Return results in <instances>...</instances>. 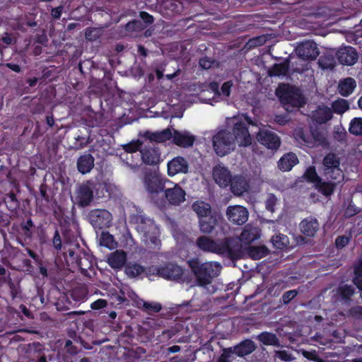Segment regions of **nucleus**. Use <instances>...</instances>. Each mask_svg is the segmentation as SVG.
Masks as SVG:
<instances>
[{
	"label": "nucleus",
	"instance_id": "nucleus-1",
	"mask_svg": "<svg viewBox=\"0 0 362 362\" xmlns=\"http://www.w3.org/2000/svg\"><path fill=\"white\" fill-rule=\"evenodd\" d=\"M196 245L204 252L215 253L232 261L244 257L242 245L237 238L233 237H226L223 240L216 241L207 236L202 235L197 239Z\"/></svg>",
	"mask_w": 362,
	"mask_h": 362
},
{
	"label": "nucleus",
	"instance_id": "nucleus-2",
	"mask_svg": "<svg viewBox=\"0 0 362 362\" xmlns=\"http://www.w3.org/2000/svg\"><path fill=\"white\" fill-rule=\"evenodd\" d=\"M187 264L194 275L197 284L200 286L210 284L212 279L220 274L222 268L218 262H202L198 257L189 259Z\"/></svg>",
	"mask_w": 362,
	"mask_h": 362
},
{
	"label": "nucleus",
	"instance_id": "nucleus-3",
	"mask_svg": "<svg viewBox=\"0 0 362 362\" xmlns=\"http://www.w3.org/2000/svg\"><path fill=\"white\" fill-rule=\"evenodd\" d=\"M108 193L107 185L97 180L83 182L76 190V203L79 207L85 208L90 205L94 198L101 199Z\"/></svg>",
	"mask_w": 362,
	"mask_h": 362
},
{
	"label": "nucleus",
	"instance_id": "nucleus-4",
	"mask_svg": "<svg viewBox=\"0 0 362 362\" xmlns=\"http://www.w3.org/2000/svg\"><path fill=\"white\" fill-rule=\"evenodd\" d=\"M276 94L284 105L300 107L305 103L300 90L289 83H281L276 90Z\"/></svg>",
	"mask_w": 362,
	"mask_h": 362
},
{
	"label": "nucleus",
	"instance_id": "nucleus-5",
	"mask_svg": "<svg viewBox=\"0 0 362 362\" xmlns=\"http://www.w3.org/2000/svg\"><path fill=\"white\" fill-rule=\"evenodd\" d=\"M133 218L137 224V230L143 234L147 241L156 247L160 244V240L158 237V228L153 219L141 214L134 215Z\"/></svg>",
	"mask_w": 362,
	"mask_h": 362
},
{
	"label": "nucleus",
	"instance_id": "nucleus-6",
	"mask_svg": "<svg viewBox=\"0 0 362 362\" xmlns=\"http://www.w3.org/2000/svg\"><path fill=\"white\" fill-rule=\"evenodd\" d=\"M83 251L78 243L64 242L63 250L57 254V260L64 267H69V269H76L77 261Z\"/></svg>",
	"mask_w": 362,
	"mask_h": 362
},
{
	"label": "nucleus",
	"instance_id": "nucleus-7",
	"mask_svg": "<svg viewBox=\"0 0 362 362\" xmlns=\"http://www.w3.org/2000/svg\"><path fill=\"white\" fill-rule=\"evenodd\" d=\"M165 182L166 180L153 174H148L144 178L146 189L151 194V199L160 209L165 206V199L163 197L161 199L158 198L159 193L165 190Z\"/></svg>",
	"mask_w": 362,
	"mask_h": 362
},
{
	"label": "nucleus",
	"instance_id": "nucleus-8",
	"mask_svg": "<svg viewBox=\"0 0 362 362\" xmlns=\"http://www.w3.org/2000/svg\"><path fill=\"white\" fill-rule=\"evenodd\" d=\"M215 153L220 157L228 154L234 149V138L230 132L226 129L218 132L212 139Z\"/></svg>",
	"mask_w": 362,
	"mask_h": 362
},
{
	"label": "nucleus",
	"instance_id": "nucleus-9",
	"mask_svg": "<svg viewBox=\"0 0 362 362\" xmlns=\"http://www.w3.org/2000/svg\"><path fill=\"white\" fill-rule=\"evenodd\" d=\"M149 270L154 274L170 281H182L184 270L175 263L167 262L163 266L152 267Z\"/></svg>",
	"mask_w": 362,
	"mask_h": 362
},
{
	"label": "nucleus",
	"instance_id": "nucleus-10",
	"mask_svg": "<svg viewBox=\"0 0 362 362\" xmlns=\"http://www.w3.org/2000/svg\"><path fill=\"white\" fill-rule=\"evenodd\" d=\"M324 174L327 179L343 180L344 174L340 169V159L333 153H327L322 160Z\"/></svg>",
	"mask_w": 362,
	"mask_h": 362
},
{
	"label": "nucleus",
	"instance_id": "nucleus-11",
	"mask_svg": "<svg viewBox=\"0 0 362 362\" xmlns=\"http://www.w3.org/2000/svg\"><path fill=\"white\" fill-rule=\"evenodd\" d=\"M87 218L94 228L103 229L112 225V216L106 209H92L88 212Z\"/></svg>",
	"mask_w": 362,
	"mask_h": 362
},
{
	"label": "nucleus",
	"instance_id": "nucleus-12",
	"mask_svg": "<svg viewBox=\"0 0 362 362\" xmlns=\"http://www.w3.org/2000/svg\"><path fill=\"white\" fill-rule=\"evenodd\" d=\"M258 142L267 149L276 151L281 144V138L274 132L267 129L260 130L256 136Z\"/></svg>",
	"mask_w": 362,
	"mask_h": 362
},
{
	"label": "nucleus",
	"instance_id": "nucleus-13",
	"mask_svg": "<svg viewBox=\"0 0 362 362\" xmlns=\"http://www.w3.org/2000/svg\"><path fill=\"white\" fill-rule=\"evenodd\" d=\"M232 135L234 141H236L240 146L247 147L252 144V137L248 127L243 121H238L234 124Z\"/></svg>",
	"mask_w": 362,
	"mask_h": 362
},
{
	"label": "nucleus",
	"instance_id": "nucleus-14",
	"mask_svg": "<svg viewBox=\"0 0 362 362\" xmlns=\"http://www.w3.org/2000/svg\"><path fill=\"white\" fill-rule=\"evenodd\" d=\"M298 57L304 61H313L320 54L316 43L313 41H305L300 43L296 48Z\"/></svg>",
	"mask_w": 362,
	"mask_h": 362
},
{
	"label": "nucleus",
	"instance_id": "nucleus-15",
	"mask_svg": "<svg viewBox=\"0 0 362 362\" xmlns=\"http://www.w3.org/2000/svg\"><path fill=\"white\" fill-rule=\"evenodd\" d=\"M247 208L240 206H229L226 210V216L230 222L235 225H243L248 219Z\"/></svg>",
	"mask_w": 362,
	"mask_h": 362
},
{
	"label": "nucleus",
	"instance_id": "nucleus-16",
	"mask_svg": "<svg viewBox=\"0 0 362 362\" xmlns=\"http://www.w3.org/2000/svg\"><path fill=\"white\" fill-rule=\"evenodd\" d=\"M140 153L143 162L146 165H155L160 161L159 148L153 144L143 145Z\"/></svg>",
	"mask_w": 362,
	"mask_h": 362
},
{
	"label": "nucleus",
	"instance_id": "nucleus-17",
	"mask_svg": "<svg viewBox=\"0 0 362 362\" xmlns=\"http://www.w3.org/2000/svg\"><path fill=\"white\" fill-rule=\"evenodd\" d=\"M34 228L35 225L30 218L20 223L16 239L21 245L25 247L30 243L33 235V229Z\"/></svg>",
	"mask_w": 362,
	"mask_h": 362
},
{
	"label": "nucleus",
	"instance_id": "nucleus-18",
	"mask_svg": "<svg viewBox=\"0 0 362 362\" xmlns=\"http://www.w3.org/2000/svg\"><path fill=\"white\" fill-rule=\"evenodd\" d=\"M337 56L340 64L347 66L354 65L358 59L356 49L351 46H346L339 49Z\"/></svg>",
	"mask_w": 362,
	"mask_h": 362
},
{
	"label": "nucleus",
	"instance_id": "nucleus-19",
	"mask_svg": "<svg viewBox=\"0 0 362 362\" xmlns=\"http://www.w3.org/2000/svg\"><path fill=\"white\" fill-rule=\"evenodd\" d=\"M213 177L221 187H228L233 177L230 171L225 166L216 165L213 168Z\"/></svg>",
	"mask_w": 362,
	"mask_h": 362
},
{
	"label": "nucleus",
	"instance_id": "nucleus-20",
	"mask_svg": "<svg viewBox=\"0 0 362 362\" xmlns=\"http://www.w3.org/2000/svg\"><path fill=\"white\" fill-rule=\"evenodd\" d=\"M185 192L178 185H175L172 188H168L164 190V197L165 202L174 206H179L185 200Z\"/></svg>",
	"mask_w": 362,
	"mask_h": 362
},
{
	"label": "nucleus",
	"instance_id": "nucleus-21",
	"mask_svg": "<svg viewBox=\"0 0 362 362\" xmlns=\"http://www.w3.org/2000/svg\"><path fill=\"white\" fill-rule=\"evenodd\" d=\"M189 170V164L182 156H176L168 163V173L170 176H174L178 173H187Z\"/></svg>",
	"mask_w": 362,
	"mask_h": 362
},
{
	"label": "nucleus",
	"instance_id": "nucleus-22",
	"mask_svg": "<svg viewBox=\"0 0 362 362\" xmlns=\"http://www.w3.org/2000/svg\"><path fill=\"white\" fill-rule=\"evenodd\" d=\"M172 139L173 144L182 148L192 147L195 141V136L189 132H180L177 129H173Z\"/></svg>",
	"mask_w": 362,
	"mask_h": 362
},
{
	"label": "nucleus",
	"instance_id": "nucleus-23",
	"mask_svg": "<svg viewBox=\"0 0 362 362\" xmlns=\"http://www.w3.org/2000/svg\"><path fill=\"white\" fill-rule=\"evenodd\" d=\"M300 232L305 236L313 238L320 229V223L317 219L313 216L303 218L300 224Z\"/></svg>",
	"mask_w": 362,
	"mask_h": 362
},
{
	"label": "nucleus",
	"instance_id": "nucleus-24",
	"mask_svg": "<svg viewBox=\"0 0 362 362\" xmlns=\"http://www.w3.org/2000/svg\"><path fill=\"white\" fill-rule=\"evenodd\" d=\"M69 337L72 338V340L66 339L64 345V350L66 354L75 356L79 352L82 346L86 349H88L83 344L84 341L82 338L80 336H77L75 332L69 333Z\"/></svg>",
	"mask_w": 362,
	"mask_h": 362
},
{
	"label": "nucleus",
	"instance_id": "nucleus-25",
	"mask_svg": "<svg viewBox=\"0 0 362 362\" xmlns=\"http://www.w3.org/2000/svg\"><path fill=\"white\" fill-rule=\"evenodd\" d=\"M260 230L257 226L251 224L245 226L239 238H236L241 245L243 243L245 245H249L252 242L257 240L260 237ZM243 247V245H242Z\"/></svg>",
	"mask_w": 362,
	"mask_h": 362
},
{
	"label": "nucleus",
	"instance_id": "nucleus-26",
	"mask_svg": "<svg viewBox=\"0 0 362 362\" xmlns=\"http://www.w3.org/2000/svg\"><path fill=\"white\" fill-rule=\"evenodd\" d=\"M228 187L231 192L237 196L243 195L249 189V184L245 178L242 175H235L231 178V182Z\"/></svg>",
	"mask_w": 362,
	"mask_h": 362
},
{
	"label": "nucleus",
	"instance_id": "nucleus-27",
	"mask_svg": "<svg viewBox=\"0 0 362 362\" xmlns=\"http://www.w3.org/2000/svg\"><path fill=\"white\" fill-rule=\"evenodd\" d=\"M127 253L122 250H117L107 257V263L115 269H122L127 263Z\"/></svg>",
	"mask_w": 362,
	"mask_h": 362
},
{
	"label": "nucleus",
	"instance_id": "nucleus-28",
	"mask_svg": "<svg viewBox=\"0 0 362 362\" xmlns=\"http://www.w3.org/2000/svg\"><path fill=\"white\" fill-rule=\"evenodd\" d=\"M332 117V110L327 106H318L312 113L313 122L318 124H325L329 121Z\"/></svg>",
	"mask_w": 362,
	"mask_h": 362
},
{
	"label": "nucleus",
	"instance_id": "nucleus-29",
	"mask_svg": "<svg viewBox=\"0 0 362 362\" xmlns=\"http://www.w3.org/2000/svg\"><path fill=\"white\" fill-rule=\"evenodd\" d=\"M218 216L216 214L207 215L199 220L200 231L205 234H211L218 225Z\"/></svg>",
	"mask_w": 362,
	"mask_h": 362
},
{
	"label": "nucleus",
	"instance_id": "nucleus-30",
	"mask_svg": "<svg viewBox=\"0 0 362 362\" xmlns=\"http://www.w3.org/2000/svg\"><path fill=\"white\" fill-rule=\"evenodd\" d=\"M95 158L90 153H84L77 160V169L79 173L84 175L93 168Z\"/></svg>",
	"mask_w": 362,
	"mask_h": 362
},
{
	"label": "nucleus",
	"instance_id": "nucleus-31",
	"mask_svg": "<svg viewBox=\"0 0 362 362\" xmlns=\"http://www.w3.org/2000/svg\"><path fill=\"white\" fill-rule=\"evenodd\" d=\"M244 255L245 253L248 255V256L252 259H260L264 257H266L269 253V250L265 245H250L247 247L244 248Z\"/></svg>",
	"mask_w": 362,
	"mask_h": 362
},
{
	"label": "nucleus",
	"instance_id": "nucleus-32",
	"mask_svg": "<svg viewBox=\"0 0 362 362\" xmlns=\"http://www.w3.org/2000/svg\"><path fill=\"white\" fill-rule=\"evenodd\" d=\"M297 163L298 158L292 152L284 154L278 162V168L284 172L290 171Z\"/></svg>",
	"mask_w": 362,
	"mask_h": 362
},
{
	"label": "nucleus",
	"instance_id": "nucleus-33",
	"mask_svg": "<svg viewBox=\"0 0 362 362\" xmlns=\"http://www.w3.org/2000/svg\"><path fill=\"white\" fill-rule=\"evenodd\" d=\"M144 136L151 142L162 143L172 138V132L170 129H165L156 132L146 131Z\"/></svg>",
	"mask_w": 362,
	"mask_h": 362
},
{
	"label": "nucleus",
	"instance_id": "nucleus-34",
	"mask_svg": "<svg viewBox=\"0 0 362 362\" xmlns=\"http://www.w3.org/2000/svg\"><path fill=\"white\" fill-rule=\"evenodd\" d=\"M340 179L337 180L323 181L322 179L316 185L315 188L317 191L326 197H330L336 189L337 184L340 182Z\"/></svg>",
	"mask_w": 362,
	"mask_h": 362
},
{
	"label": "nucleus",
	"instance_id": "nucleus-35",
	"mask_svg": "<svg viewBox=\"0 0 362 362\" xmlns=\"http://www.w3.org/2000/svg\"><path fill=\"white\" fill-rule=\"evenodd\" d=\"M255 344L251 339H245L234 346L233 353L238 356H245L250 354L255 350Z\"/></svg>",
	"mask_w": 362,
	"mask_h": 362
},
{
	"label": "nucleus",
	"instance_id": "nucleus-36",
	"mask_svg": "<svg viewBox=\"0 0 362 362\" xmlns=\"http://www.w3.org/2000/svg\"><path fill=\"white\" fill-rule=\"evenodd\" d=\"M355 288L351 285L344 284L339 286L336 290V296L341 301L347 303L351 300V297L355 293Z\"/></svg>",
	"mask_w": 362,
	"mask_h": 362
},
{
	"label": "nucleus",
	"instance_id": "nucleus-37",
	"mask_svg": "<svg viewBox=\"0 0 362 362\" xmlns=\"http://www.w3.org/2000/svg\"><path fill=\"white\" fill-rule=\"evenodd\" d=\"M356 87V81L351 77H348L339 82L338 90L341 95L347 97L353 93Z\"/></svg>",
	"mask_w": 362,
	"mask_h": 362
},
{
	"label": "nucleus",
	"instance_id": "nucleus-38",
	"mask_svg": "<svg viewBox=\"0 0 362 362\" xmlns=\"http://www.w3.org/2000/svg\"><path fill=\"white\" fill-rule=\"evenodd\" d=\"M192 209L197 215L199 220L210 215L211 212V206L209 203L204 201H196L192 205Z\"/></svg>",
	"mask_w": 362,
	"mask_h": 362
},
{
	"label": "nucleus",
	"instance_id": "nucleus-39",
	"mask_svg": "<svg viewBox=\"0 0 362 362\" xmlns=\"http://www.w3.org/2000/svg\"><path fill=\"white\" fill-rule=\"evenodd\" d=\"M76 269H79L81 273L85 274L88 269L93 268V259L85 250L82 253L79 259L77 261Z\"/></svg>",
	"mask_w": 362,
	"mask_h": 362
},
{
	"label": "nucleus",
	"instance_id": "nucleus-40",
	"mask_svg": "<svg viewBox=\"0 0 362 362\" xmlns=\"http://www.w3.org/2000/svg\"><path fill=\"white\" fill-rule=\"evenodd\" d=\"M289 71V62L288 60L279 64H274L269 70L271 76H286Z\"/></svg>",
	"mask_w": 362,
	"mask_h": 362
},
{
	"label": "nucleus",
	"instance_id": "nucleus-41",
	"mask_svg": "<svg viewBox=\"0 0 362 362\" xmlns=\"http://www.w3.org/2000/svg\"><path fill=\"white\" fill-rule=\"evenodd\" d=\"M257 339L266 346H277L279 344L278 337L275 334L263 332L257 336Z\"/></svg>",
	"mask_w": 362,
	"mask_h": 362
},
{
	"label": "nucleus",
	"instance_id": "nucleus-42",
	"mask_svg": "<svg viewBox=\"0 0 362 362\" xmlns=\"http://www.w3.org/2000/svg\"><path fill=\"white\" fill-rule=\"evenodd\" d=\"M271 242L276 249L285 250L289 245V240L287 235L279 233L273 235Z\"/></svg>",
	"mask_w": 362,
	"mask_h": 362
},
{
	"label": "nucleus",
	"instance_id": "nucleus-43",
	"mask_svg": "<svg viewBox=\"0 0 362 362\" xmlns=\"http://www.w3.org/2000/svg\"><path fill=\"white\" fill-rule=\"evenodd\" d=\"M144 271V267L138 263L129 262L125 266V273L129 277L131 278L138 276Z\"/></svg>",
	"mask_w": 362,
	"mask_h": 362
},
{
	"label": "nucleus",
	"instance_id": "nucleus-44",
	"mask_svg": "<svg viewBox=\"0 0 362 362\" xmlns=\"http://www.w3.org/2000/svg\"><path fill=\"white\" fill-rule=\"evenodd\" d=\"M56 308L59 311L68 310L72 306V302L66 293H60L57 301L54 303Z\"/></svg>",
	"mask_w": 362,
	"mask_h": 362
},
{
	"label": "nucleus",
	"instance_id": "nucleus-45",
	"mask_svg": "<svg viewBox=\"0 0 362 362\" xmlns=\"http://www.w3.org/2000/svg\"><path fill=\"white\" fill-rule=\"evenodd\" d=\"M303 177L309 183L316 185L322 179L317 173L315 167L314 165L309 166L305 171Z\"/></svg>",
	"mask_w": 362,
	"mask_h": 362
},
{
	"label": "nucleus",
	"instance_id": "nucleus-46",
	"mask_svg": "<svg viewBox=\"0 0 362 362\" xmlns=\"http://www.w3.org/2000/svg\"><path fill=\"white\" fill-rule=\"evenodd\" d=\"M100 245L104 246L110 250L115 247L117 243L114 237L109 232H103L100 239Z\"/></svg>",
	"mask_w": 362,
	"mask_h": 362
},
{
	"label": "nucleus",
	"instance_id": "nucleus-47",
	"mask_svg": "<svg viewBox=\"0 0 362 362\" xmlns=\"http://www.w3.org/2000/svg\"><path fill=\"white\" fill-rule=\"evenodd\" d=\"M349 131L350 134L355 136L362 135V118L355 117L350 123Z\"/></svg>",
	"mask_w": 362,
	"mask_h": 362
},
{
	"label": "nucleus",
	"instance_id": "nucleus-48",
	"mask_svg": "<svg viewBox=\"0 0 362 362\" xmlns=\"http://www.w3.org/2000/svg\"><path fill=\"white\" fill-rule=\"evenodd\" d=\"M318 64L322 69H332L334 66V59L332 55L324 54L319 58Z\"/></svg>",
	"mask_w": 362,
	"mask_h": 362
},
{
	"label": "nucleus",
	"instance_id": "nucleus-49",
	"mask_svg": "<svg viewBox=\"0 0 362 362\" xmlns=\"http://www.w3.org/2000/svg\"><path fill=\"white\" fill-rule=\"evenodd\" d=\"M332 107L333 110L332 112L343 114L349 108V106L346 100L341 99L334 101L332 105Z\"/></svg>",
	"mask_w": 362,
	"mask_h": 362
},
{
	"label": "nucleus",
	"instance_id": "nucleus-50",
	"mask_svg": "<svg viewBox=\"0 0 362 362\" xmlns=\"http://www.w3.org/2000/svg\"><path fill=\"white\" fill-rule=\"evenodd\" d=\"M146 28V25L141 20H133L128 22L125 25V29L128 31L140 32Z\"/></svg>",
	"mask_w": 362,
	"mask_h": 362
},
{
	"label": "nucleus",
	"instance_id": "nucleus-51",
	"mask_svg": "<svg viewBox=\"0 0 362 362\" xmlns=\"http://www.w3.org/2000/svg\"><path fill=\"white\" fill-rule=\"evenodd\" d=\"M142 308L148 313H159L162 309V305L157 302L143 301Z\"/></svg>",
	"mask_w": 362,
	"mask_h": 362
},
{
	"label": "nucleus",
	"instance_id": "nucleus-52",
	"mask_svg": "<svg viewBox=\"0 0 362 362\" xmlns=\"http://www.w3.org/2000/svg\"><path fill=\"white\" fill-rule=\"evenodd\" d=\"M298 294L297 289H292L286 291L281 296L280 302L285 305L289 304Z\"/></svg>",
	"mask_w": 362,
	"mask_h": 362
},
{
	"label": "nucleus",
	"instance_id": "nucleus-53",
	"mask_svg": "<svg viewBox=\"0 0 362 362\" xmlns=\"http://www.w3.org/2000/svg\"><path fill=\"white\" fill-rule=\"evenodd\" d=\"M143 143L139 140L131 141L123 146V149L127 153H135L138 151L141 152Z\"/></svg>",
	"mask_w": 362,
	"mask_h": 362
},
{
	"label": "nucleus",
	"instance_id": "nucleus-54",
	"mask_svg": "<svg viewBox=\"0 0 362 362\" xmlns=\"http://www.w3.org/2000/svg\"><path fill=\"white\" fill-rule=\"evenodd\" d=\"M52 245L57 250V252L63 250L64 244L62 243V238L57 229H55L54 236L52 238Z\"/></svg>",
	"mask_w": 362,
	"mask_h": 362
},
{
	"label": "nucleus",
	"instance_id": "nucleus-55",
	"mask_svg": "<svg viewBox=\"0 0 362 362\" xmlns=\"http://www.w3.org/2000/svg\"><path fill=\"white\" fill-rule=\"evenodd\" d=\"M276 201H277V199L274 194H269V196L268 197V198L267 199L266 202H265V206H266L267 210H268L271 212H274V206L276 204Z\"/></svg>",
	"mask_w": 362,
	"mask_h": 362
},
{
	"label": "nucleus",
	"instance_id": "nucleus-56",
	"mask_svg": "<svg viewBox=\"0 0 362 362\" xmlns=\"http://www.w3.org/2000/svg\"><path fill=\"white\" fill-rule=\"evenodd\" d=\"M139 16L141 19V21L146 25V28L147 26L151 25L154 21V18H153V16H151V14H149L148 13H147L146 11H141L139 13Z\"/></svg>",
	"mask_w": 362,
	"mask_h": 362
},
{
	"label": "nucleus",
	"instance_id": "nucleus-57",
	"mask_svg": "<svg viewBox=\"0 0 362 362\" xmlns=\"http://www.w3.org/2000/svg\"><path fill=\"white\" fill-rule=\"evenodd\" d=\"M350 238L346 235L338 236L335 240V245L338 249H342L349 244Z\"/></svg>",
	"mask_w": 362,
	"mask_h": 362
},
{
	"label": "nucleus",
	"instance_id": "nucleus-58",
	"mask_svg": "<svg viewBox=\"0 0 362 362\" xmlns=\"http://www.w3.org/2000/svg\"><path fill=\"white\" fill-rule=\"evenodd\" d=\"M11 223V216L7 214L0 210V227H8Z\"/></svg>",
	"mask_w": 362,
	"mask_h": 362
},
{
	"label": "nucleus",
	"instance_id": "nucleus-59",
	"mask_svg": "<svg viewBox=\"0 0 362 362\" xmlns=\"http://www.w3.org/2000/svg\"><path fill=\"white\" fill-rule=\"evenodd\" d=\"M349 314L353 317L362 320V306L356 305L349 310Z\"/></svg>",
	"mask_w": 362,
	"mask_h": 362
},
{
	"label": "nucleus",
	"instance_id": "nucleus-60",
	"mask_svg": "<svg viewBox=\"0 0 362 362\" xmlns=\"http://www.w3.org/2000/svg\"><path fill=\"white\" fill-rule=\"evenodd\" d=\"M107 303L106 300L100 298V299H98V300H95L94 302H93L90 305V308L93 310H100V309L105 308L107 306Z\"/></svg>",
	"mask_w": 362,
	"mask_h": 362
},
{
	"label": "nucleus",
	"instance_id": "nucleus-61",
	"mask_svg": "<svg viewBox=\"0 0 362 362\" xmlns=\"http://www.w3.org/2000/svg\"><path fill=\"white\" fill-rule=\"evenodd\" d=\"M232 86L233 83L231 81L224 82L221 88V93L226 97H229Z\"/></svg>",
	"mask_w": 362,
	"mask_h": 362
},
{
	"label": "nucleus",
	"instance_id": "nucleus-62",
	"mask_svg": "<svg viewBox=\"0 0 362 362\" xmlns=\"http://www.w3.org/2000/svg\"><path fill=\"white\" fill-rule=\"evenodd\" d=\"M76 142L74 143V148L76 149H81L83 148L85 146H86L88 141L85 137L78 136L76 138Z\"/></svg>",
	"mask_w": 362,
	"mask_h": 362
},
{
	"label": "nucleus",
	"instance_id": "nucleus-63",
	"mask_svg": "<svg viewBox=\"0 0 362 362\" xmlns=\"http://www.w3.org/2000/svg\"><path fill=\"white\" fill-rule=\"evenodd\" d=\"M71 296L75 300L78 301L86 298V293L83 290L74 289L71 293Z\"/></svg>",
	"mask_w": 362,
	"mask_h": 362
},
{
	"label": "nucleus",
	"instance_id": "nucleus-64",
	"mask_svg": "<svg viewBox=\"0 0 362 362\" xmlns=\"http://www.w3.org/2000/svg\"><path fill=\"white\" fill-rule=\"evenodd\" d=\"M353 283L357 287V288L362 292V274H354L353 279Z\"/></svg>",
	"mask_w": 362,
	"mask_h": 362
}]
</instances>
